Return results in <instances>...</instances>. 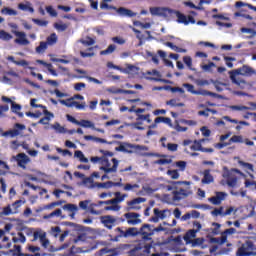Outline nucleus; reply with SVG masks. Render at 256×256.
Instances as JSON below:
<instances>
[{"instance_id":"obj_14","label":"nucleus","mask_w":256,"mask_h":256,"mask_svg":"<svg viewBox=\"0 0 256 256\" xmlns=\"http://www.w3.org/2000/svg\"><path fill=\"white\" fill-rule=\"evenodd\" d=\"M173 201H181V199H185V197H189V192L183 188L180 190H175L172 192Z\"/></svg>"},{"instance_id":"obj_7","label":"nucleus","mask_w":256,"mask_h":256,"mask_svg":"<svg viewBox=\"0 0 256 256\" xmlns=\"http://www.w3.org/2000/svg\"><path fill=\"white\" fill-rule=\"evenodd\" d=\"M172 15H176L177 23H182L183 25H189V23H191L192 25H195V18L193 16L186 17L185 14L173 9Z\"/></svg>"},{"instance_id":"obj_16","label":"nucleus","mask_w":256,"mask_h":256,"mask_svg":"<svg viewBox=\"0 0 256 256\" xmlns=\"http://www.w3.org/2000/svg\"><path fill=\"white\" fill-rule=\"evenodd\" d=\"M115 233L116 235L114 237L111 238V241H114V242H118V241H121V239H127V236H126V230H123L122 227H117L115 229Z\"/></svg>"},{"instance_id":"obj_30","label":"nucleus","mask_w":256,"mask_h":256,"mask_svg":"<svg viewBox=\"0 0 256 256\" xmlns=\"http://www.w3.org/2000/svg\"><path fill=\"white\" fill-rule=\"evenodd\" d=\"M126 239H129V237H139V229L137 227H131L126 229Z\"/></svg>"},{"instance_id":"obj_25","label":"nucleus","mask_w":256,"mask_h":256,"mask_svg":"<svg viewBox=\"0 0 256 256\" xmlns=\"http://www.w3.org/2000/svg\"><path fill=\"white\" fill-rule=\"evenodd\" d=\"M82 183L87 189H95L96 182L93 180V177H86L82 180Z\"/></svg>"},{"instance_id":"obj_63","label":"nucleus","mask_w":256,"mask_h":256,"mask_svg":"<svg viewBox=\"0 0 256 256\" xmlns=\"http://www.w3.org/2000/svg\"><path fill=\"white\" fill-rule=\"evenodd\" d=\"M11 110H12V113H19V111H21V105L15 102H12Z\"/></svg>"},{"instance_id":"obj_27","label":"nucleus","mask_w":256,"mask_h":256,"mask_svg":"<svg viewBox=\"0 0 256 256\" xmlns=\"http://www.w3.org/2000/svg\"><path fill=\"white\" fill-rule=\"evenodd\" d=\"M162 89H164L165 91H171V93H185V90L181 87L164 86L159 87L158 91H161Z\"/></svg>"},{"instance_id":"obj_54","label":"nucleus","mask_w":256,"mask_h":256,"mask_svg":"<svg viewBox=\"0 0 256 256\" xmlns=\"http://www.w3.org/2000/svg\"><path fill=\"white\" fill-rule=\"evenodd\" d=\"M1 13L2 15H17V10H13L9 7H4L2 10H1Z\"/></svg>"},{"instance_id":"obj_57","label":"nucleus","mask_w":256,"mask_h":256,"mask_svg":"<svg viewBox=\"0 0 256 256\" xmlns=\"http://www.w3.org/2000/svg\"><path fill=\"white\" fill-rule=\"evenodd\" d=\"M183 87L187 89L188 93H192V95H195V93H197V90H195V86H193V84L185 83L183 84Z\"/></svg>"},{"instance_id":"obj_34","label":"nucleus","mask_w":256,"mask_h":256,"mask_svg":"<svg viewBox=\"0 0 256 256\" xmlns=\"http://www.w3.org/2000/svg\"><path fill=\"white\" fill-rule=\"evenodd\" d=\"M205 140L201 139V140H195L194 144L190 146L191 151H202L203 149V145L201 143H203Z\"/></svg>"},{"instance_id":"obj_20","label":"nucleus","mask_w":256,"mask_h":256,"mask_svg":"<svg viewBox=\"0 0 256 256\" xmlns=\"http://www.w3.org/2000/svg\"><path fill=\"white\" fill-rule=\"evenodd\" d=\"M101 205H111V203H109V200H106V201H98V203H93L90 205L89 207V212L92 214V215H99V212H97V210H95V208L93 207H101Z\"/></svg>"},{"instance_id":"obj_61","label":"nucleus","mask_w":256,"mask_h":256,"mask_svg":"<svg viewBox=\"0 0 256 256\" xmlns=\"http://www.w3.org/2000/svg\"><path fill=\"white\" fill-rule=\"evenodd\" d=\"M113 43H117V45H125L127 41L124 38H121L119 36L113 37L112 38Z\"/></svg>"},{"instance_id":"obj_41","label":"nucleus","mask_w":256,"mask_h":256,"mask_svg":"<svg viewBox=\"0 0 256 256\" xmlns=\"http://www.w3.org/2000/svg\"><path fill=\"white\" fill-rule=\"evenodd\" d=\"M14 250L17 251V256H41V253L27 254L21 252V245H14Z\"/></svg>"},{"instance_id":"obj_56","label":"nucleus","mask_w":256,"mask_h":256,"mask_svg":"<svg viewBox=\"0 0 256 256\" xmlns=\"http://www.w3.org/2000/svg\"><path fill=\"white\" fill-rule=\"evenodd\" d=\"M230 109L232 111H249V107L243 105H232Z\"/></svg>"},{"instance_id":"obj_18","label":"nucleus","mask_w":256,"mask_h":256,"mask_svg":"<svg viewBox=\"0 0 256 256\" xmlns=\"http://www.w3.org/2000/svg\"><path fill=\"white\" fill-rule=\"evenodd\" d=\"M117 13H119L121 17H137V13L132 12L125 7L118 8Z\"/></svg>"},{"instance_id":"obj_52","label":"nucleus","mask_w":256,"mask_h":256,"mask_svg":"<svg viewBox=\"0 0 256 256\" xmlns=\"http://www.w3.org/2000/svg\"><path fill=\"white\" fill-rule=\"evenodd\" d=\"M87 51L89 52L80 51L81 57H83L84 59L87 57H95V52H93V47L88 48Z\"/></svg>"},{"instance_id":"obj_38","label":"nucleus","mask_w":256,"mask_h":256,"mask_svg":"<svg viewBox=\"0 0 256 256\" xmlns=\"http://www.w3.org/2000/svg\"><path fill=\"white\" fill-rule=\"evenodd\" d=\"M194 93L195 95H202L203 97H217V93L207 90H197V92Z\"/></svg>"},{"instance_id":"obj_8","label":"nucleus","mask_w":256,"mask_h":256,"mask_svg":"<svg viewBox=\"0 0 256 256\" xmlns=\"http://www.w3.org/2000/svg\"><path fill=\"white\" fill-rule=\"evenodd\" d=\"M237 170H228L226 173L223 174L224 179H226V183L228 187H231L232 189L237 187V174H235Z\"/></svg>"},{"instance_id":"obj_10","label":"nucleus","mask_w":256,"mask_h":256,"mask_svg":"<svg viewBox=\"0 0 256 256\" xmlns=\"http://www.w3.org/2000/svg\"><path fill=\"white\" fill-rule=\"evenodd\" d=\"M14 160L21 169H27V165L31 162V158H29L25 153H18L14 156Z\"/></svg>"},{"instance_id":"obj_39","label":"nucleus","mask_w":256,"mask_h":256,"mask_svg":"<svg viewBox=\"0 0 256 256\" xmlns=\"http://www.w3.org/2000/svg\"><path fill=\"white\" fill-rule=\"evenodd\" d=\"M232 83H234V85H237L240 89H244L247 86V82H245V80L243 79H238L237 80V76H234V79H231Z\"/></svg>"},{"instance_id":"obj_28","label":"nucleus","mask_w":256,"mask_h":256,"mask_svg":"<svg viewBox=\"0 0 256 256\" xmlns=\"http://www.w3.org/2000/svg\"><path fill=\"white\" fill-rule=\"evenodd\" d=\"M63 212L61 211V209H56L53 212H51L48 215H44L43 219H53V217H61V219H65V216H62Z\"/></svg>"},{"instance_id":"obj_13","label":"nucleus","mask_w":256,"mask_h":256,"mask_svg":"<svg viewBox=\"0 0 256 256\" xmlns=\"http://www.w3.org/2000/svg\"><path fill=\"white\" fill-rule=\"evenodd\" d=\"M14 35L18 37L14 40V43H17L18 45H29V40L27 39L25 32L15 31Z\"/></svg>"},{"instance_id":"obj_47","label":"nucleus","mask_w":256,"mask_h":256,"mask_svg":"<svg viewBox=\"0 0 256 256\" xmlns=\"http://www.w3.org/2000/svg\"><path fill=\"white\" fill-rule=\"evenodd\" d=\"M18 135H20V132L17 129L8 130L3 133L4 137H18Z\"/></svg>"},{"instance_id":"obj_23","label":"nucleus","mask_w":256,"mask_h":256,"mask_svg":"<svg viewBox=\"0 0 256 256\" xmlns=\"http://www.w3.org/2000/svg\"><path fill=\"white\" fill-rule=\"evenodd\" d=\"M12 243H21L22 245L27 243V238L23 232H18L13 238Z\"/></svg>"},{"instance_id":"obj_37","label":"nucleus","mask_w":256,"mask_h":256,"mask_svg":"<svg viewBox=\"0 0 256 256\" xmlns=\"http://www.w3.org/2000/svg\"><path fill=\"white\" fill-rule=\"evenodd\" d=\"M96 187L98 189H111L113 187V181L96 182Z\"/></svg>"},{"instance_id":"obj_11","label":"nucleus","mask_w":256,"mask_h":256,"mask_svg":"<svg viewBox=\"0 0 256 256\" xmlns=\"http://www.w3.org/2000/svg\"><path fill=\"white\" fill-rule=\"evenodd\" d=\"M124 217L127 219L128 225H139L141 223L140 215L137 212H128L124 214Z\"/></svg>"},{"instance_id":"obj_58","label":"nucleus","mask_w":256,"mask_h":256,"mask_svg":"<svg viewBox=\"0 0 256 256\" xmlns=\"http://www.w3.org/2000/svg\"><path fill=\"white\" fill-rule=\"evenodd\" d=\"M1 215H5V216L14 215L11 205L4 207L1 212Z\"/></svg>"},{"instance_id":"obj_45","label":"nucleus","mask_w":256,"mask_h":256,"mask_svg":"<svg viewBox=\"0 0 256 256\" xmlns=\"http://www.w3.org/2000/svg\"><path fill=\"white\" fill-rule=\"evenodd\" d=\"M168 211H169L168 209L159 210V208H154V215H156L158 219H165V217H167L165 213H167Z\"/></svg>"},{"instance_id":"obj_60","label":"nucleus","mask_w":256,"mask_h":256,"mask_svg":"<svg viewBox=\"0 0 256 256\" xmlns=\"http://www.w3.org/2000/svg\"><path fill=\"white\" fill-rule=\"evenodd\" d=\"M46 11L50 17H57V10L54 9L53 6H46Z\"/></svg>"},{"instance_id":"obj_15","label":"nucleus","mask_w":256,"mask_h":256,"mask_svg":"<svg viewBox=\"0 0 256 256\" xmlns=\"http://www.w3.org/2000/svg\"><path fill=\"white\" fill-rule=\"evenodd\" d=\"M225 197H227V193H225V192H216V195L209 198V201L213 205H221V201H225Z\"/></svg>"},{"instance_id":"obj_29","label":"nucleus","mask_w":256,"mask_h":256,"mask_svg":"<svg viewBox=\"0 0 256 256\" xmlns=\"http://www.w3.org/2000/svg\"><path fill=\"white\" fill-rule=\"evenodd\" d=\"M197 237V231L195 229H190L186 232L184 236V241L189 244L190 241H193L192 239H195Z\"/></svg>"},{"instance_id":"obj_50","label":"nucleus","mask_w":256,"mask_h":256,"mask_svg":"<svg viewBox=\"0 0 256 256\" xmlns=\"http://www.w3.org/2000/svg\"><path fill=\"white\" fill-rule=\"evenodd\" d=\"M49 44H47L46 42H40L39 46L36 47V53H45V51H47V47Z\"/></svg>"},{"instance_id":"obj_21","label":"nucleus","mask_w":256,"mask_h":256,"mask_svg":"<svg viewBox=\"0 0 256 256\" xmlns=\"http://www.w3.org/2000/svg\"><path fill=\"white\" fill-rule=\"evenodd\" d=\"M62 105L66 107H76V109H85V104H80L77 101L67 102V100H60Z\"/></svg>"},{"instance_id":"obj_5","label":"nucleus","mask_w":256,"mask_h":256,"mask_svg":"<svg viewBox=\"0 0 256 256\" xmlns=\"http://www.w3.org/2000/svg\"><path fill=\"white\" fill-rule=\"evenodd\" d=\"M254 73H255V70H253V68L247 65H243L240 68L231 70L229 72V75H230V79H233L235 81V77H237V75H242L243 77H251V75H253Z\"/></svg>"},{"instance_id":"obj_51","label":"nucleus","mask_w":256,"mask_h":256,"mask_svg":"<svg viewBox=\"0 0 256 256\" xmlns=\"http://www.w3.org/2000/svg\"><path fill=\"white\" fill-rule=\"evenodd\" d=\"M26 250H27L29 253H34V255H35L36 253H39V251H41V247H39V246H33V245H31V244H28V245L26 246Z\"/></svg>"},{"instance_id":"obj_26","label":"nucleus","mask_w":256,"mask_h":256,"mask_svg":"<svg viewBox=\"0 0 256 256\" xmlns=\"http://www.w3.org/2000/svg\"><path fill=\"white\" fill-rule=\"evenodd\" d=\"M44 116L39 120L40 125H47L49 121H51V117H54L53 113L49 112V110H43Z\"/></svg>"},{"instance_id":"obj_46","label":"nucleus","mask_w":256,"mask_h":256,"mask_svg":"<svg viewBox=\"0 0 256 256\" xmlns=\"http://www.w3.org/2000/svg\"><path fill=\"white\" fill-rule=\"evenodd\" d=\"M0 39H2V41H11V39H13V35H11L9 32H5V30H1Z\"/></svg>"},{"instance_id":"obj_36","label":"nucleus","mask_w":256,"mask_h":256,"mask_svg":"<svg viewBox=\"0 0 256 256\" xmlns=\"http://www.w3.org/2000/svg\"><path fill=\"white\" fill-rule=\"evenodd\" d=\"M25 201L23 200H16L14 203H12L11 207H12V213L17 214L19 213V207H21V205H24Z\"/></svg>"},{"instance_id":"obj_4","label":"nucleus","mask_w":256,"mask_h":256,"mask_svg":"<svg viewBox=\"0 0 256 256\" xmlns=\"http://www.w3.org/2000/svg\"><path fill=\"white\" fill-rule=\"evenodd\" d=\"M114 195H115V198L107 202V203H110L111 206H106L104 208L105 211H119V209H121V206H119L117 203H121L125 201V197H127V194L121 195V192H115Z\"/></svg>"},{"instance_id":"obj_55","label":"nucleus","mask_w":256,"mask_h":256,"mask_svg":"<svg viewBox=\"0 0 256 256\" xmlns=\"http://www.w3.org/2000/svg\"><path fill=\"white\" fill-rule=\"evenodd\" d=\"M136 121H147V123H151L152 122L151 115L150 114H146V115L138 114Z\"/></svg>"},{"instance_id":"obj_12","label":"nucleus","mask_w":256,"mask_h":256,"mask_svg":"<svg viewBox=\"0 0 256 256\" xmlns=\"http://www.w3.org/2000/svg\"><path fill=\"white\" fill-rule=\"evenodd\" d=\"M101 223L106 226L107 229H113L117 225V218L112 215H106L101 217Z\"/></svg>"},{"instance_id":"obj_43","label":"nucleus","mask_w":256,"mask_h":256,"mask_svg":"<svg viewBox=\"0 0 256 256\" xmlns=\"http://www.w3.org/2000/svg\"><path fill=\"white\" fill-rule=\"evenodd\" d=\"M183 62L188 67V69H190V71H195V68H193V59L191 58V56H184Z\"/></svg>"},{"instance_id":"obj_59","label":"nucleus","mask_w":256,"mask_h":256,"mask_svg":"<svg viewBox=\"0 0 256 256\" xmlns=\"http://www.w3.org/2000/svg\"><path fill=\"white\" fill-rule=\"evenodd\" d=\"M212 227H214L212 229V235H219V233H220L219 229H221V224H219L217 222H213Z\"/></svg>"},{"instance_id":"obj_33","label":"nucleus","mask_w":256,"mask_h":256,"mask_svg":"<svg viewBox=\"0 0 256 256\" xmlns=\"http://www.w3.org/2000/svg\"><path fill=\"white\" fill-rule=\"evenodd\" d=\"M74 157L79 159L80 163H89V159L85 157V154L81 150H76L74 152Z\"/></svg>"},{"instance_id":"obj_19","label":"nucleus","mask_w":256,"mask_h":256,"mask_svg":"<svg viewBox=\"0 0 256 256\" xmlns=\"http://www.w3.org/2000/svg\"><path fill=\"white\" fill-rule=\"evenodd\" d=\"M203 175L204 176L202 178V183L204 185H209V184L213 183L214 178H213V175H211L210 169L204 170Z\"/></svg>"},{"instance_id":"obj_3","label":"nucleus","mask_w":256,"mask_h":256,"mask_svg":"<svg viewBox=\"0 0 256 256\" xmlns=\"http://www.w3.org/2000/svg\"><path fill=\"white\" fill-rule=\"evenodd\" d=\"M113 166L111 167V163L109 162V159L107 157H104L102 160L103 166L100 167V171H104L106 175H109V173H117V168L119 167V160L116 158L112 159Z\"/></svg>"},{"instance_id":"obj_40","label":"nucleus","mask_w":256,"mask_h":256,"mask_svg":"<svg viewBox=\"0 0 256 256\" xmlns=\"http://www.w3.org/2000/svg\"><path fill=\"white\" fill-rule=\"evenodd\" d=\"M209 113H213V115H215V113H217V110L211 109V108H206L205 110L198 111V115L200 117H209Z\"/></svg>"},{"instance_id":"obj_24","label":"nucleus","mask_w":256,"mask_h":256,"mask_svg":"<svg viewBox=\"0 0 256 256\" xmlns=\"http://www.w3.org/2000/svg\"><path fill=\"white\" fill-rule=\"evenodd\" d=\"M63 209L64 211H69L70 213H72L70 214V217L73 219L75 217V213H77L79 208L75 204H66L63 206Z\"/></svg>"},{"instance_id":"obj_31","label":"nucleus","mask_w":256,"mask_h":256,"mask_svg":"<svg viewBox=\"0 0 256 256\" xmlns=\"http://www.w3.org/2000/svg\"><path fill=\"white\" fill-rule=\"evenodd\" d=\"M224 121H228L229 123H234L235 125H244L245 127H249V122L247 121H239L237 119H232L229 116H224L223 117Z\"/></svg>"},{"instance_id":"obj_17","label":"nucleus","mask_w":256,"mask_h":256,"mask_svg":"<svg viewBox=\"0 0 256 256\" xmlns=\"http://www.w3.org/2000/svg\"><path fill=\"white\" fill-rule=\"evenodd\" d=\"M38 237L40 239L42 247L47 249V247H49V240L47 239V236L45 234H39V232H34L33 241H37Z\"/></svg>"},{"instance_id":"obj_42","label":"nucleus","mask_w":256,"mask_h":256,"mask_svg":"<svg viewBox=\"0 0 256 256\" xmlns=\"http://www.w3.org/2000/svg\"><path fill=\"white\" fill-rule=\"evenodd\" d=\"M115 49H117V46L110 44L106 50L100 51V55H111V53H115Z\"/></svg>"},{"instance_id":"obj_62","label":"nucleus","mask_w":256,"mask_h":256,"mask_svg":"<svg viewBox=\"0 0 256 256\" xmlns=\"http://www.w3.org/2000/svg\"><path fill=\"white\" fill-rule=\"evenodd\" d=\"M167 175L171 177V179H177L179 177V171L178 170H168Z\"/></svg>"},{"instance_id":"obj_53","label":"nucleus","mask_w":256,"mask_h":256,"mask_svg":"<svg viewBox=\"0 0 256 256\" xmlns=\"http://www.w3.org/2000/svg\"><path fill=\"white\" fill-rule=\"evenodd\" d=\"M80 43H82V45H85L86 47H91V45H95V40L91 37H86V40L81 39Z\"/></svg>"},{"instance_id":"obj_22","label":"nucleus","mask_w":256,"mask_h":256,"mask_svg":"<svg viewBox=\"0 0 256 256\" xmlns=\"http://www.w3.org/2000/svg\"><path fill=\"white\" fill-rule=\"evenodd\" d=\"M85 141H95L96 143H105L107 145H113V142H108L107 140L91 135L84 136Z\"/></svg>"},{"instance_id":"obj_6","label":"nucleus","mask_w":256,"mask_h":256,"mask_svg":"<svg viewBox=\"0 0 256 256\" xmlns=\"http://www.w3.org/2000/svg\"><path fill=\"white\" fill-rule=\"evenodd\" d=\"M149 11L154 17H173V9L167 7H150Z\"/></svg>"},{"instance_id":"obj_64","label":"nucleus","mask_w":256,"mask_h":256,"mask_svg":"<svg viewBox=\"0 0 256 256\" xmlns=\"http://www.w3.org/2000/svg\"><path fill=\"white\" fill-rule=\"evenodd\" d=\"M223 206H221L220 208H216L212 211V215H214V217H218V215H221V217H223Z\"/></svg>"},{"instance_id":"obj_44","label":"nucleus","mask_w":256,"mask_h":256,"mask_svg":"<svg viewBox=\"0 0 256 256\" xmlns=\"http://www.w3.org/2000/svg\"><path fill=\"white\" fill-rule=\"evenodd\" d=\"M18 9L21 11H29V13H35V9L29 4L20 3L18 4Z\"/></svg>"},{"instance_id":"obj_1","label":"nucleus","mask_w":256,"mask_h":256,"mask_svg":"<svg viewBox=\"0 0 256 256\" xmlns=\"http://www.w3.org/2000/svg\"><path fill=\"white\" fill-rule=\"evenodd\" d=\"M138 235L143 243H148L144 245L145 251H150L153 247V225L143 224L138 230Z\"/></svg>"},{"instance_id":"obj_9","label":"nucleus","mask_w":256,"mask_h":256,"mask_svg":"<svg viewBox=\"0 0 256 256\" xmlns=\"http://www.w3.org/2000/svg\"><path fill=\"white\" fill-rule=\"evenodd\" d=\"M129 149H137L138 151H145V149H147V147L126 143L125 145H120V146L116 147L115 151H121L122 153H133V151L129 150Z\"/></svg>"},{"instance_id":"obj_49","label":"nucleus","mask_w":256,"mask_h":256,"mask_svg":"<svg viewBox=\"0 0 256 256\" xmlns=\"http://www.w3.org/2000/svg\"><path fill=\"white\" fill-rule=\"evenodd\" d=\"M47 45H55L57 43V34L52 33L50 36L46 39Z\"/></svg>"},{"instance_id":"obj_35","label":"nucleus","mask_w":256,"mask_h":256,"mask_svg":"<svg viewBox=\"0 0 256 256\" xmlns=\"http://www.w3.org/2000/svg\"><path fill=\"white\" fill-rule=\"evenodd\" d=\"M80 127H84L85 129H95V124L90 120H81L78 124Z\"/></svg>"},{"instance_id":"obj_32","label":"nucleus","mask_w":256,"mask_h":256,"mask_svg":"<svg viewBox=\"0 0 256 256\" xmlns=\"http://www.w3.org/2000/svg\"><path fill=\"white\" fill-rule=\"evenodd\" d=\"M189 243H191L192 247H201V249H205V247H207L203 245V243H205L204 238H196L190 241Z\"/></svg>"},{"instance_id":"obj_48","label":"nucleus","mask_w":256,"mask_h":256,"mask_svg":"<svg viewBox=\"0 0 256 256\" xmlns=\"http://www.w3.org/2000/svg\"><path fill=\"white\" fill-rule=\"evenodd\" d=\"M231 143H244L243 136L241 135H234L230 138L228 145Z\"/></svg>"},{"instance_id":"obj_2","label":"nucleus","mask_w":256,"mask_h":256,"mask_svg":"<svg viewBox=\"0 0 256 256\" xmlns=\"http://www.w3.org/2000/svg\"><path fill=\"white\" fill-rule=\"evenodd\" d=\"M256 255L255 244L251 240L246 241L236 251V256H253Z\"/></svg>"}]
</instances>
